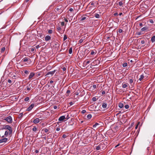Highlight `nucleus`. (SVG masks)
Returning <instances> with one entry per match:
<instances>
[{
	"label": "nucleus",
	"instance_id": "603ef678",
	"mask_svg": "<svg viewBox=\"0 0 155 155\" xmlns=\"http://www.w3.org/2000/svg\"><path fill=\"white\" fill-rule=\"evenodd\" d=\"M64 22H61V25L62 26H63L64 25Z\"/></svg>",
	"mask_w": 155,
	"mask_h": 155
},
{
	"label": "nucleus",
	"instance_id": "7c9ffc66",
	"mask_svg": "<svg viewBox=\"0 0 155 155\" xmlns=\"http://www.w3.org/2000/svg\"><path fill=\"white\" fill-rule=\"evenodd\" d=\"M43 130H44V131H45V133H47V132H48V129H47V128L43 129L42 130V131H43Z\"/></svg>",
	"mask_w": 155,
	"mask_h": 155
},
{
	"label": "nucleus",
	"instance_id": "69168bd1",
	"mask_svg": "<svg viewBox=\"0 0 155 155\" xmlns=\"http://www.w3.org/2000/svg\"><path fill=\"white\" fill-rule=\"evenodd\" d=\"M62 69L64 71H65L66 70V68L65 67H63Z\"/></svg>",
	"mask_w": 155,
	"mask_h": 155
},
{
	"label": "nucleus",
	"instance_id": "c85d7f7f",
	"mask_svg": "<svg viewBox=\"0 0 155 155\" xmlns=\"http://www.w3.org/2000/svg\"><path fill=\"white\" fill-rule=\"evenodd\" d=\"M92 117L91 115V114H88L87 116V118L88 119H90Z\"/></svg>",
	"mask_w": 155,
	"mask_h": 155
},
{
	"label": "nucleus",
	"instance_id": "2f4dec72",
	"mask_svg": "<svg viewBox=\"0 0 155 155\" xmlns=\"http://www.w3.org/2000/svg\"><path fill=\"white\" fill-rule=\"evenodd\" d=\"M37 128L35 126H34L32 129V130L34 131H36L37 130Z\"/></svg>",
	"mask_w": 155,
	"mask_h": 155
},
{
	"label": "nucleus",
	"instance_id": "39448f33",
	"mask_svg": "<svg viewBox=\"0 0 155 155\" xmlns=\"http://www.w3.org/2000/svg\"><path fill=\"white\" fill-rule=\"evenodd\" d=\"M100 63V61L99 60H95L93 63H91V65L93 66H94L95 65L97 64H99Z\"/></svg>",
	"mask_w": 155,
	"mask_h": 155
},
{
	"label": "nucleus",
	"instance_id": "412c9836",
	"mask_svg": "<svg viewBox=\"0 0 155 155\" xmlns=\"http://www.w3.org/2000/svg\"><path fill=\"white\" fill-rule=\"evenodd\" d=\"M107 106V104L106 103H103L102 104V107L104 108H105Z\"/></svg>",
	"mask_w": 155,
	"mask_h": 155
},
{
	"label": "nucleus",
	"instance_id": "3c124183",
	"mask_svg": "<svg viewBox=\"0 0 155 155\" xmlns=\"http://www.w3.org/2000/svg\"><path fill=\"white\" fill-rule=\"evenodd\" d=\"M61 28L60 27H58L57 28V30L58 31L61 30Z\"/></svg>",
	"mask_w": 155,
	"mask_h": 155
},
{
	"label": "nucleus",
	"instance_id": "bb28decb",
	"mask_svg": "<svg viewBox=\"0 0 155 155\" xmlns=\"http://www.w3.org/2000/svg\"><path fill=\"white\" fill-rule=\"evenodd\" d=\"M90 62L91 61H85L84 62V64H85L86 65H87L89 64Z\"/></svg>",
	"mask_w": 155,
	"mask_h": 155
},
{
	"label": "nucleus",
	"instance_id": "6e6552de",
	"mask_svg": "<svg viewBox=\"0 0 155 155\" xmlns=\"http://www.w3.org/2000/svg\"><path fill=\"white\" fill-rule=\"evenodd\" d=\"M51 38L50 36L47 35L45 37V40L46 41H48L50 40L51 39Z\"/></svg>",
	"mask_w": 155,
	"mask_h": 155
},
{
	"label": "nucleus",
	"instance_id": "c9c22d12",
	"mask_svg": "<svg viewBox=\"0 0 155 155\" xmlns=\"http://www.w3.org/2000/svg\"><path fill=\"white\" fill-rule=\"evenodd\" d=\"M24 73L25 74H26L27 75H28L29 73V71H28L27 70H25V71H24Z\"/></svg>",
	"mask_w": 155,
	"mask_h": 155
},
{
	"label": "nucleus",
	"instance_id": "423d86ee",
	"mask_svg": "<svg viewBox=\"0 0 155 155\" xmlns=\"http://www.w3.org/2000/svg\"><path fill=\"white\" fill-rule=\"evenodd\" d=\"M35 74L33 72L30 73V74L28 77V79L29 80H31L32 78L34 76Z\"/></svg>",
	"mask_w": 155,
	"mask_h": 155
},
{
	"label": "nucleus",
	"instance_id": "bf43d9fd",
	"mask_svg": "<svg viewBox=\"0 0 155 155\" xmlns=\"http://www.w3.org/2000/svg\"><path fill=\"white\" fill-rule=\"evenodd\" d=\"M8 82L9 83H10V84H11L12 83V81L10 79H8Z\"/></svg>",
	"mask_w": 155,
	"mask_h": 155
},
{
	"label": "nucleus",
	"instance_id": "37998d69",
	"mask_svg": "<svg viewBox=\"0 0 155 155\" xmlns=\"http://www.w3.org/2000/svg\"><path fill=\"white\" fill-rule=\"evenodd\" d=\"M83 39H82V38L80 39L79 41V42L80 43H82L83 41Z\"/></svg>",
	"mask_w": 155,
	"mask_h": 155
},
{
	"label": "nucleus",
	"instance_id": "864d4df0",
	"mask_svg": "<svg viewBox=\"0 0 155 155\" xmlns=\"http://www.w3.org/2000/svg\"><path fill=\"white\" fill-rule=\"evenodd\" d=\"M64 20L66 22H68V19L67 18H64Z\"/></svg>",
	"mask_w": 155,
	"mask_h": 155
},
{
	"label": "nucleus",
	"instance_id": "4d7b16f0",
	"mask_svg": "<svg viewBox=\"0 0 155 155\" xmlns=\"http://www.w3.org/2000/svg\"><path fill=\"white\" fill-rule=\"evenodd\" d=\"M145 41L144 40H142L141 41V44H143L144 43Z\"/></svg>",
	"mask_w": 155,
	"mask_h": 155
},
{
	"label": "nucleus",
	"instance_id": "052dcab7",
	"mask_svg": "<svg viewBox=\"0 0 155 155\" xmlns=\"http://www.w3.org/2000/svg\"><path fill=\"white\" fill-rule=\"evenodd\" d=\"M69 11H70V12H72V11H73V8H70L69 9Z\"/></svg>",
	"mask_w": 155,
	"mask_h": 155
},
{
	"label": "nucleus",
	"instance_id": "6ab92c4d",
	"mask_svg": "<svg viewBox=\"0 0 155 155\" xmlns=\"http://www.w3.org/2000/svg\"><path fill=\"white\" fill-rule=\"evenodd\" d=\"M128 84L127 83L125 84H122V87L123 88H125L128 86Z\"/></svg>",
	"mask_w": 155,
	"mask_h": 155
},
{
	"label": "nucleus",
	"instance_id": "20e7f679",
	"mask_svg": "<svg viewBox=\"0 0 155 155\" xmlns=\"http://www.w3.org/2000/svg\"><path fill=\"white\" fill-rule=\"evenodd\" d=\"M34 104H31L27 109L26 110L28 111H31L34 107Z\"/></svg>",
	"mask_w": 155,
	"mask_h": 155
},
{
	"label": "nucleus",
	"instance_id": "393cba45",
	"mask_svg": "<svg viewBox=\"0 0 155 155\" xmlns=\"http://www.w3.org/2000/svg\"><path fill=\"white\" fill-rule=\"evenodd\" d=\"M94 16L97 18H99L100 17V15L98 14H95Z\"/></svg>",
	"mask_w": 155,
	"mask_h": 155
},
{
	"label": "nucleus",
	"instance_id": "79ce46f5",
	"mask_svg": "<svg viewBox=\"0 0 155 155\" xmlns=\"http://www.w3.org/2000/svg\"><path fill=\"white\" fill-rule=\"evenodd\" d=\"M35 48H31V52L34 53V51H35Z\"/></svg>",
	"mask_w": 155,
	"mask_h": 155
},
{
	"label": "nucleus",
	"instance_id": "e2e57ef3",
	"mask_svg": "<svg viewBox=\"0 0 155 155\" xmlns=\"http://www.w3.org/2000/svg\"><path fill=\"white\" fill-rule=\"evenodd\" d=\"M60 130V128L59 127H57L56 128V130L57 131H59Z\"/></svg>",
	"mask_w": 155,
	"mask_h": 155
},
{
	"label": "nucleus",
	"instance_id": "4be33fe9",
	"mask_svg": "<svg viewBox=\"0 0 155 155\" xmlns=\"http://www.w3.org/2000/svg\"><path fill=\"white\" fill-rule=\"evenodd\" d=\"M148 29V28L147 27H145L141 29V30L142 31H144L145 30H147Z\"/></svg>",
	"mask_w": 155,
	"mask_h": 155
},
{
	"label": "nucleus",
	"instance_id": "dca6fc26",
	"mask_svg": "<svg viewBox=\"0 0 155 155\" xmlns=\"http://www.w3.org/2000/svg\"><path fill=\"white\" fill-rule=\"evenodd\" d=\"M101 146H100V144L98 145L97 146H96V150H101Z\"/></svg>",
	"mask_w": 155,
	"mask_h": 155
},
{
	"label": "nucleus",
	"instance_id": "f3484780",
	"mask_svg": "<svg viewBox=\"0 0 155 155\" xmlns=\"http://www.w3.org/2000/svg\"><path fill=\"white\" fill-rule=\"evenodd\" d=\"M100 146H101V150H103L104 148V146L103 144L100 143Z\"/></svg>",
	"mask_w": 155,
	"mask_h": 155
},
{
	"label": "nucleus",
	"instance_id": "a18cd8bd",
	"mask_svg": "<svg viewBox=\"0 0 155 155\" xmlns=\"http://www.w3.org/2000/svg\"><path fill=\"white\" fill-rule=\"evenodd\" d=\"M52 30H49L48 31V33L50 34H51L52 33Z\"/></svg>",
	"mask_w": 155,
	"mask_h": 155
},
{
	"label": "nucleus",
	"instance_id": "5fc2aeb1",
	"mask_svg": "<svg viewBox=\"0 0 155 155\" xmlns=\"http://www.w3.org/2000/svg\"><path fill=\"white\" fill-rule=\"evenodd\" d=\"M86 111L85 110H83L82 111H81V113L83 114H84V113H85L86 112Z\"/></svg>",
	"mask_w": 155,
	"mask_h": 155
},
{
	"label": "nucleus",
	"instance_id": "f8f14e48",
	"mask_svg": "<svg viewBox=\"0 0 155 155\" xmlns=\"http://www.w3.org/2000/svg\"><path fill=\"white\" fill-rule=\"evenodd\" d=\"M30 60V59L28 57H25L22 60V61L23 62H26Z\"/></svg>",
	"mask_w": 155,
	"mask_h": 155
},
{
	"label": "nucleus",
	"instance_id": "13d9d810",
	"mask_svg": "<svg viewBox=\"0 0 155 155\" xmlns=\"http://www.w3.org/2000/svg\"><path fill=\"white\" fill-rule=\"evenodd\" d=\"M97 134H95V137L94 136L93 137V138L94 139L95 137V140H96L97 139Z\"/></svg>",
	"mask_w": 155,
	"mask_h": 155
},
{
	"label": "nucleus",
	"instance_id": "de8ad7c7",
	"mask_svg": "<svg viewBox=\"0 0 155 155\" xmlns=\"http://www.w3.org/2000/svg\"><path fill=\"white\" fill-rule=\"evenodd\" d=\"M118 32L119 33H121L123 31V30L122 29H119L118 30Z\"/></svg>",
	"mask_w": 155,
	"mask_h": 155
},
{
	"label": "nucleus",
	"instance_id": "cd10ccee",
	"mask_svg": "<svg viewBox=\"0 0 155 155\" xmlns=\"http://www.w3.org/2000/svg\"><path fill=\"white\" fill-rule=\"evenodd\" d=\"M54 45H55L56 47H58L59 46V43L56 42H54Z\"/></svg>",
	"mask_w": 155,
	"mask_h": 155
},
{
	"label": "nucleus",
	"instance_id": "ddd939ff",
	"mask_svg": "<svg viewBox=\"0 0 155 155\" xmlns=\"http://www.w3.org/2000/svg\"><path fill=\"white\" fill-rule=\"evenodd\" d=\"M18 78L19 76L16 74H15V75H13L12 76V78L14 79H16Z\"/></svg>",
	"mask_w": 155,
	"mask_h": 155
},
{
	"label": "nucleus",
	"instance_id": "c756f323",
	"mask_svg": "<svg viewBox=\"0 0 155 155\" xmlns=\"http://www.w3.org/2000/svg\"><path fill=\"white\" fill-rule=\"evenodd\" d=\"M99 124L98 123H96L93 126V127L94 128L96 127Z\"/></svg>",
	"mask_w": 155,
	"mask_h": 155
},
{
	"label": "nucleus",
	"instance_id": "c03bdc74",
	"mask_svg": "<svg viewBox=\"0 0 155 155\" xmlns=\"http://www.w3.org/2000/svg\"><path fill=\"white\" fill-rule=\"evenodd\" d=\"M125 107L126 109H127L129 108V106L127 104H126V105L125 106Z\"/></svg>",
	"mask_w": 155,
	"mask_h": 155
},
{
	"label": "nucleus",
	"instance_id": "f257e3e1",
	"mask_svg": "<svg viewBox=\"0 0 155 155\" xmlns=\"http://www.w3.org/2000/svg\"><path fill=\"white\" fill-rule=\"evenodd\" d=\"M8 130L9 131L10 133H12V127L9 125H4L3 126V128L2 130Z\"/></svg>",
	"mask_w": 155,
	"mask_h": 155
},
{
	"label": "nucleus",
	"instance_id": "5701e85b",
	"mask_svg": "<svg viewBox=\"0 0 155 155\" xmlns=\"http://www.w3.org/2000/svg\"><path fill=\"white\" fill-rule=\"evenodd\" d=\"M31 85V86H32V85H31V84H30L29 85V86H27V89L28 91H29L31 90V87L30 86Z\"/></svg>",
	"mask_w": 155,
	"mask_h": 155
},
{
	"label": "nucleus",
	"instance_id": "ea45409f",
	"mask_svg": "<svg viewBox=\"0 0 155 155\" xmlns=\"http://www.w3.org/2000/svg\"><path fill=\"white\" fill-rule=\"evenodd\" d=\"M96 53H95V52L94 51V50H92L91 51V55H94V54H96Z\"/></svg>",
	"mask_w": 155,
	"mask_h": 155
},
{
	"label": "nucleus",
	"instance_id": "473e14b6",
	"mask_svg": "<svg viewBox=\"0 0 155 155\" xmlns=\"http://www.w3.org/2000/svg\"><path fill=\"white\" fill-rule=\"evenodd\" d=\"M72 52V48H69V53L70 54H71Z\"/></svg>",
	"mask_w": 155,
	"mask_h": 155
},
{
	"label": "nucleus",
	"instance_id": "58836bf2",
	"mask_svg": "<svg viewBox=\"0 0 155 155\" xmlns=\"http://www.w3.org/2000/svg\"><path fill=\"white\" fill-rule=\"evenodd\" d=\"M29 97H26L24 99L25 101H28L29 100Z\"/></svg>",
	"mask_w": 155,
	"mask_h": 155
},
{
	"label": "nucleus",
	"instance_id": "72a5a7b5",
	"mask_svg": "<svg viewBox=\"0 0 155 155\" xmlns=\"http://www.w3.org/2000/svg\"><path fill=\"white\" fill-rule=\"evenodd\" d=\"M127 63L126 62H125V63H124L123 64V67H126L127 66Z\"/></svg>",
	"mask_w": 155,
	"mask_h": 155
},
{
	"label": "nucleus",
	"instance_id": "6e6d98bb",
	"mask_svg": "<svg viewBox=\"0 0 155 155\" xmlns=\"http://www.w3.org/2000/svg\"><path fill=\"white\" fill-rule=\"evenodd\" d=\"M113 15L114 16H116L118 15V13L117 12H115L114 14Z\"/></svg>",
	"mask_w": 155,
	"mask_h": 155
},
{
	"label": "nucleus",
	"instance_id": "09e8293b",
	"mask_svg": "<svg viewBox=\"0 0 155 155\" xmlns=\"http://www.w3.org/2000/svg\"><path fill=\"white\" fill-rule=\"evenodd\" d=\"M96 100L97 99L95 97H94L92 98V100L94 101H96Z\"/></svg>",
	"mask_w": 155,
	"mask_h": 155
},
{
	"label": "nucleus",
	"instance_id": "1a4fd4ad",
	"mask_svg": "<svg viewBox=\"0 0 155 155\" xmlns=\"http://www.w3.org/2000/svg\"><path fill=\"white\" fill-rule=\"evenodd\" d=\"M40 120L38 118H36L35 119H34L33 121V122L35 124H36L40 122Z\"/></svg>",
	"mask_w": 155,
	"mask_h": 155
},
{
	"label": "nucleus",
	"instance_id": "0eeeda50",
	"mask_svg": "<svg viewBox=\"0 0 155 155\" xmlns=\"http://www.w3.org/2000/svg\"><path fill=\"white\" fill-rule=\"evenodd\" d=\"M8 140V138H5L0 140V143H3L6 142Z\"/></svg>",
	"mask_w": 155,
	"mask_h": 155
},
{
	"label": "nucleus",
	"instance_id": "49530a36",
	"mask_svg": "<svg viewBox=\"0 0 155 155\" xmlns=\"http://www.w3.org/2000/svg\"><path fill=\"white\" fill-rule=\"evenodd\" d=\"M129 82L130 84H131L133 82V79H130L129 80Z\"/></svg>",
	"mask_w": 155,
	"mask_h": 155
},
{
	"label": "nucleus",
	"instance_id": "0e129e2a",
	"mask_svg": "<svg viewBox=\"0 0 155 155\" xmlns=\"http://www.w3.org/2000/svg\"><path fill=\"white\" fill-rule=\"evenodd\" d=\"M150 23H153V20H152V19L150 20Z\"/></svg>",
	"mask_w": 155,
	"mask_h": 155
},
{
	"label": "nucleus",
	"instance_id": "f704fd0d",
	"mask_svg": "<svg viewBox=\"0 0 155 155\" xmlns=\"http://www.w3.org/2000/svg\"><path fill=\"white\" fill-rule=\"evenodd\" d=\"M5 47L2 48L1 49V52L2 53L4 52V51H5Z\"/></svg>",
	"mask_w": 155,
	"mask_h": 155
},
{
	"label": "nucleus",
	"instance_id": "aec40b11",
	"mask_svg": "<svg viewBox=\"0 0 155 155\" xmlns=\"http://www.w3.org/2000/svg\"><path fill=\"white\" fill-rule=\"evenodd\" d=\"M38 35L41 38H44V35L42 33H38Z\"/></svg>",
	"mask_w": 155,
	"mask_h": 155
},
{
	"label": "nucleus",
	"instance_id": "a19ab883",
	"mask_svg": "<svg viewBox=\"0 0 155 155\" xmlns=\"http://www.w3.org/2000/svg\"><path fill=\"white\" fill-rule=\"evenodd\" d=\"M123 5V3L122 1H120L119 2V5L120 6H122Z\"/></svg>",
	"mask_w": 155,
	"mask_h": 155
},
{
	"label": "nucleus",
	"instance_id": "a211bd4d",
	"mask_svg": "<svg viewBox=\"0 0 155 155\" xmlns=\"http://www.w3.org/2000/svg\"><path fill=\"white\" fill-rule=\"evenodd\" d=\"M151 41L153 43L155 41V35L153 36L151 38Z\"/></svg>",
	"mask_w": 155,
	"mask_h": 155
},
{
	"label": "nucleus",
	"instance_id": "9d476101",
	"mask_svg": "<svg viewBox=\"0 0 155 155\" xmlns=\"http://www.w3.org/2000/svg\"><path fill=\"white\" fill-rule=\"evenodd\" d=\"M56 71V70H55L54 71H51L48 72L46 75H48L49 74H51L52 75H53Z\"/></svg>",
	"mask_w": 155,
	"mask_h": 155
},
{
	"label": "nucleus",
	"instance_id": "2eb2a0df",
	"mask_svg": "<svg viewBox=\"0 0 155 155\" xmlns=\"http://www.w3.org/2000/svg\"><path fill=\"white\" fill-rule=\"evenodd\" d=\"M12 134V133H10L9 131L8 130H6L5 132V135L6 136H7L8 134H9V135H10Z\"/></svg>",
	"mask_w": 155,
	"mask_h": 155
},
{
	"label": "nucleus",
	"instance_id": "f03ea898",
	"mask_svg": "<svg viewBox=\"0 0 155 155\" xmlns=\"http://www.w3.org/2000/svg\"><path fill=\"white\" fill-rule=\"evenodd\" d=\"M3 120L7 121L8 123L11 124L12 122V117L9 116Z\"/></svg>",
	"mask_w": 155,
	"mask_h": 155
},
{
	"label": "nucleus",
	"instance_id": "a878e982",
	"mask_svg": "<svg viewBox=\"0 0 155 155\" xmlns=\"http://www.w3.org/2000/svg\"><path fill=\"white\" fill-rule=\"evenodd\" d=\"M124 106L123 104L122 103H119V107L120 108H122Z\"/></svg>",
	"mask_w": 155,
	"mask_h": 155
},
{
	"label": "nucleus",
	"instance_id": "338daca9",
	"mask_svg": "<svg viewBox=\"0 0 155 155\" xmlns=\"http://www.w3.org/2000/svg\"><path fill=\"white\" fill-rule=\"evenodd\" d=\"M105 92L104 91H102V94H105Z\"/></svg>",
	"mask_w": 155,
	"mask_h": 155
},
{
	"label": "nucleus",
	"instance_id": "774afa93",
	"mask_svg": "<svg viewBox=\"0 0 155 155\" xmlns=\"http://www.w3.org/2000/svg\"><path fill=\"white\" fill-rule=\"evenodd\" d=\"M35 47L37 49H38L40 47V46L38 45H37Z\"/></svg>",
	"mask_w": 155,
	"mask_h": 155
},
{
	"label": "nucleus",
	"instance_id": "4c0bfd02",
	"mask_svg": "<svg viewBox=\"0 0 155 155\" xmlns=\"http://www.w3.org/2000/svg\"><path fill=\"white\" fill-rule=\"evenodd\" d=\"M67 38V36L66 35H64V41Z\"/></svg>",
	"mask_w": 155,
	"mask_h": 155
},
{
	"label": "nucleus",
	"instance_id": "e433bc0d",
	"mask_svg": "<svg viewBox=\"0 0 155 155\" xmlns=\"http://www.w3.org/2000/svg\"><path fill=\"white\" fill-rule=\"evenodd\" d=\"M86 17H82L81 18L80 20L81 21H83V20H84L85 19H86Z\"/></svg>",
	"mask_w": 155,
	"mask_h": 155
},
{
	"label": "nucleus",
	"instance_id": "8fccbe9b",
	"mask_svg": "<svg viewBox=\"0 0 155 155\" xmlns=\"http://www.w3.org/2000/svg\"><path fill=\"white\" fill-rule=\"evenodd\" d=\"M67 137V135L65 134H64L62 136V137L63 138H65Z\"/></svg>",
	"mask_w": 155,
	"mask_h": 155
},
{
	"label": "nucleus",
	"instance_id": "b1692460",
	"mask_svg": "<svg viewBox=\"0 0 155 155\" xmlns=\"http://www.w3.org/2000/svg\"><path fill=\"white\" fill-rule=\"evenodd\" d=\"M143 77H144V76L143 74L141 75L140 76V78L139 79V81H141L143 79Z\"/></svg>",
	"mask_w": 155,
	"mask_h": 155
},
{
	"label": "nucleus",
	"instance_id": "680f3d73",
	"mask_svg": "<svg viewBox=\"0 0 155 155\" xmlns=\"http://www.w3.org/2000/svg\"><path fill=\"white\" fill-rule=\"evenodd\" d=\"M71 92L69 90H67L66 93L68 94Z\"/></svg>",
	"mask_w": 155,
	"mask_h": 155
},
{
	"label": "nucleus",
	"instance_id": "7ed1b4c3",
	"mask_svg": "<svg viewBox=\"0 0 155 155\" xmlns=\"http://www.w3.org/2000/svg\"><path fill=\"white\" fill-rule=\"evenodd\" d=\"M62 7L61 5L58 6L55 8L56 10L58 12V14H60L63 12Z\"/></svg>",
	"mask_w": 155,
	"mask_h": 155
},
{
	"label": "nucleus",
	"instance_id": "9b49d317",
	"mask_svg": "<svg viewBox=\"0 0 155 155\" xmlns=\"http://www.w3.org/2000/svg\"><path fill=\"white\" fill-rule=\"evenodd\" d=\"M65 119L64 116H62L60 117L58 119V120L60 121H62Z\"/></svg>",
	"mask_w": 155,
	"mask_h": 155
},
{
	"label": "nucleus",
	"instance_id": "4468645a",
	"mask_svg": "<svg viewBox=\"0 0 155 155\" xmlns=\"http://www.w3.org/2000/svg\"><path fill=\"white\" fill-rule=\"evenodd\" d=\"M97 87V86L96 85L94 84L92 86H91L90 87V89L92 90H94L96 89Z\"/></svg>",
	"mask_w": 155,
	"mask_h": 155
}]
</instances>
